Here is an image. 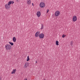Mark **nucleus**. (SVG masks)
I'll return each instance as SVG.
<instances>
[{
    "mask_svg": "<svg viewBox=\"0 0 80 80\" xmlns=\"http://www.w3.org/2000/svg\"><path fill=\"white\" fill-rule=\"evenodd\" d=\"M5 47L6 49L8 50H10L12 49V46L10 44H6L5 46Z\"/></svg>",
    "mask_w": 80,
    "mask_h": 80,
    "instance_id": "nucleus-1",
    "label": "nucleus"
},
{
    "mask_svg": "<svg viewBox=\"0 0 80 80\" xmlns=\"http://www.w3.org/2000/svg\"><path fill=\"white\" fill-rule=\"evenodd\" d=\"M44 37H45V35L43 33H41L39 35V38L40 39L43 38Z\"/></svg>",
    "mask_w": 80,
    "mask_h": 80,
    "instance_id": "nucleus-2",
    "label": "nucleus"
},
{
    "mask_svg": "<svg viewBox=\"0 0 80 80\" xmlns=\"http://www.w3.org/2000/svg\"><path fill=\"white\" fill-rule=\"evenodd\" d=\"M39 6L41 8H44L45 6V3L41 2L39 4Z\"/></svg>",
    "mask_w": 80,
    "mask_h": 80,
    "instance_id": "nucleus-3",
    "label": "nucleus"
},
{
    "mask_svg": "<svg viewBox=\"0 0 80 80\" xmlns=\"http://www.w3.org/2000/svg\"><path fill=\"white\" fill-rule=\"evenodd\" d=\"M60 13V11H57L55 12V15L56 16V17H58V16H59Z\"/></svg>",
    "mask_w": 80,
    "mask_h": 80,
    "instance_id": "nucleus-4",
    "label": "nucleus"
},
{
    "mask_svg": "<svg viewBox=\"0 0 80 80\" xmlns=\"http://www.w3.org/2000/svg\"><path fill=\"white\" fill-rule=\"evenodd\" d=\"M5 8L7 10L8 9H10V8H11V6H9V5H8V4H6L5 5Z\"/></svg>",
    "mask_w": 80,
    "mask_h": 80,
    "instance_id": "nucleus-5",
    "label": "nucleus"
},
{
    "mask_svg": "<svg viewBox=\"0 0 80 80\" xmlns=\"http://www.w3.org/2000/svg\"><path fill=\"white\" fill-rule=\"evenodd\" d=\"M77 20V16H74L72 18V21L73 22H76Z\"/></svg>",
    "mask_w": 80,
    "mask_h": 80,
    "instance_id": "nucleus-6",
    "label": "nucleus"
},
{
    "mask_svg": "<svg viewBox=\"0 0 80 80\" xmlns=\"http://www.w3.org/2000/svg\"><path fill=\"white\" fill-rule=\"evenodd\" d=\"M39 35H40V32H37L35 33V36L36 37H38L39 36Z\"/></svg>",
    "mask_w": 80,
    "mask_h": 80,
    "instance_id": "nucleus-7",
    "label": "nucleus"
},
{
    "mask_svg": "<svg viewBox=\"0 0 80 80\" xmlns=\"http://www.w3.org/2000/svg\"><path fill=\"white\" fill-rule=\"evenodd\" d=\"M37 15L38 17H40V15H41V13H40V11L38 12H37Z\"/></svg>",
    "mask_w": 80,
    "mask_h": 80,
    "instance_id": "nucleus-8",
    "label": "nucleus"
},
{
    "mask_svg": "<svg viewBox=\"0 0 80 80\" xmlns=\"http://www.w3.org/2000/svg\"><path fill=\"white\" fill-rule=\"evenodd\" d=\"M27 3L28 5H31V0H27Z\"/></svg>",
    "mask_w": 80,
    "mask_h": 80,
    "instance_id": "nucleus-9",
    "label": "nucleus"
},
{
    "mask_svg": "<svg viewBox=\"0 0 80 80\" xmlns=\"http://www.w3.org/2000/svg\"><path fill=\"white\" fill-rule=\"evenodd\" d=\"M28 66V64L27 62H26L24 65V68H27Z\"/></svg>",
    "mask_w": 80,
    "mask_h": 80,
    "instance_id": "nucleus-10",
    "label": "nucleus"
},
{
    "mask_svg": "<svg viewBox=\"0 0 80 80\" xmlns=\"http://www.w3.org/2000/svg\"><path fill=\"white\" fill-rule=\"evenodd\" d=\"M16 71H17L16 69H13L12 70V74H13V73H14V74H15V72H16Z\"/></svg>",
    "mask_w": 80,
    "mask_h": 80,
    "instance_id": "nucleus-11",
    "label": "nucleus"
},
{
    "mask_svg": "<svg viewBox=\"0 0 80 80\" xmlns=\"http://www.w3.org/2000/svg\"><path fill=\"white\" fill-rule=\"evenodd\" d=\"M12 40L14 42H16V40H17V39L15 37H13Z\"/></svg>",
    "mask_w": 80,
    "mask_h": 80,
    "instance_id": "nucleus-12",
    "label": "nucleus"
},
{
    "mask_svg": "<svg viewBox=\"0 0 80 80\" xmlns=\"http://www.w3.org/2000/svg\"><path fill=\"white\" fill-rule=\"evenodd\" d=\"M43 28H44V25H43V24H41V27L40 28L41 30H43Z\"/></svg>",
    "mask_w": 80,
    "mask_h": 80,
    "instance_id": "nucleus-13",
    "label": "nucleus"
},
{
    "mask_svg": "<svg viewBox=\"0 0 80 80\" xmlns=\"http://www.w3.org/2000/svg\"><path fill=\"white\" fill-rule=\"evenodd\" d=\"M11 4H12V1H9L8 3V5L10 6Z\"/></svg>",
    "mask_w": 80,
    "mask_h": 80,
    "instance_id": "nucleus-14",
    "label": "nucleus"
},
{
    "mask_svg": "<svg viewBox=\"0 0 80 80\" xmlns=\"http://www.w3.org/2000/svg\"><path fill=\"white\" fill-rule=\"evenodd\" d=\"M58 43H59V42H58V41H57L56 42V45H59V44H58Z\"/></svg>",
    "mask_w": 80,
    "mask_h": 80,
    "instance_id": "nucleus-15",
    "label": "nucleus"
},
{
    "mask_svg": "<svg viewBox=\"0 0 80 80\" xmlns=\"http://www.w3.org/2000/svg\"><path fill=\"white\" fill-rule=\"evenodd\" d=\"M29 60H30V58H29V56H28L27 58V62H28V61H29Z\"/></svg>",
    "mask_w": 80,
    "mask_h": 80,
    "instance_id": "nucleus-16",
    "label": "nucleus"
},
{
    "mask_svg": "<svg viewBox=\"0 0 80 80\" xmlns=\"http://www.w3.org/2000/svg\"><path fill=\"white\" fill-rule=\"evenodd\" d=\"M73 41H71V42L70 44L71 46H72V47H73Z\"/></svg>",
    "mask_w": 80,
    "mask_h": 80,
    "instance_id": "nucleus-17",
    "label": "nucleus"
},
{
    "mask_svg": "<svg viewBox=\"0 0 80 80\" xmlns=\"http://www.w3.org/2000/svg\"><path fill=\"white\" fill-rule=\"evenodd\" d=\"M9 43L12 46H13V42H9Z\"/></svg>",
    "mask_w": 80,
    "mask_h": 80,
    "instance_id": "nucleus-18",
    "label": "nucleus"
},
{
    "mask_svg": "<svg viewBox=\"0 0 80 80\" xmlns=\"http://www.w3.org/2000/svg\"><path fill=\"white\" fill-rule=\"evenodd\" d=\"M66 37V35H65L64 34H63L62 36V38H64Z\"/></svg>",
    "mask_w": 80,
    "mask_h": 80,
    "instance_id": "nucleus-19",
    "label": "nucleus"
},
{
    "mask_svg": "<svg viewBox=\"0 0 80 80\" xmlns=\"http://www.w3.org/2000/svg\"><path fill=\"white\" fill-rule=\"evenodd\" d=\"M14 3V2H13V1H11V4H13Z\"/></svg>",
    "mask_w": 80,
    "mask_h": 80,
    "instance_id": "nucleus-20",
    "label": "nucleus"
},
{
    "mask_svg": "<svg viewBox=\"0 0 80 80\" xmlns=\"http://www.w3.org/2000/svg\"><path fill=\"white\" fill-rule=\"evenodd\" d=\"M48 12H49V9H47V13H48Z\"/></svg>",
    "mask_w": 80,
    "mask_h": 80,
    "instance_id": "nucleus-21",
    "label": "nucleus"
},
{
    "mask_svg": "<svg viewBox=\"0 0 80 80\" xmlns=\"http://www.w3.org/2000/svg\"><path fill=\"white\" fill-rule=\"evenodd\" d=\"M0 80H2V78L0 77Z\"/></svg>",
    "mask_w": 80,
    "mask_h": 80,
    "instance_id": "nucleus-22",
    "label": "nucleus"
},
{
    "mask_svg": "<svg viewBox=\"0 0 80 80\" xmlns=\"http://www.w3.org/2000/svg\"><path fill=\"white\" fill-rule=\"evenodd\" d=\"M32 6H34V5H33V3H32Z\"/></svg>",
    "mask_w": 80,
    "mask_h": 80,
    "instance_id": "nucleus-23",
    "label": "nucleus"
},
{
    "mask_svg": "<svg viewBox=\"0 0 80 80\" xmlns=\"http://www.w3.org/2000/svg\"><path fill=\"white\" fill-rule=\"evenodd\" d=\"M18 1V0H17V1H18L17 2H19V1Z\"/></svg>",
    "mask_w": 80,
    "mask_h": 80,
    "instance_id": "nucleus-24",
    "label": "nucleus"
},
{
    "mask_svg": "<svg viewBox=\"0 0 80 80\" xmlns=\"http://www.w3.org/2000/svg\"><path fill=\"white\" fill-rule=\"evenodd\" d=\"M35 62H36V63H37V61H36Z\"/></svg>",
    "mask_w": 80,
    "mask_h": 80,
    "instance_id": "nucleus-25",
    "label": "nucleus"
}]
</instances>
